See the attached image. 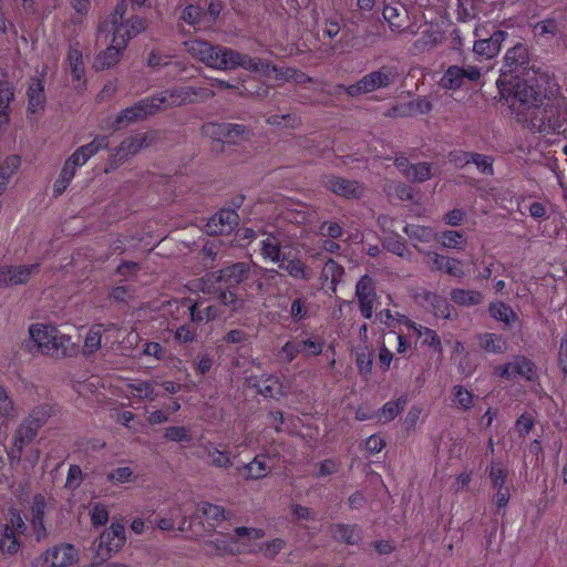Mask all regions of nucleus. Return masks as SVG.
<instances>
[{
	"label": "nucleus",
	"instance_id": "obj_1",
	"mask_svg": "<svg viewBox=\"0 0 567 567\" xmlns=\"http://www.w3.org/2000/svg\"><path fill=\"white\" fill-rule=\"evenodd\" d=\"M529 63L527 47L516 43L506 52L505 64L496 84L501 101L516 112L518 121L540 130L546 121L549 122L548 113L553 109L538 80L529 76Z\"/></svg>",
	"mask_w": 567,
	"mask_h": 567
},
{
	"label": "nucleus",
	"instance_id": "obj_2",
	"mask_svg": "<svg viewBox=\"0 0 567 567\" xmlns=\"http://www.w3.org/2000/svg\"><path fill=\"white\" fill-rule=\"evenodd\" d=\"M214 96L215 92L208 87L176 86L164 90L152 97L154 103L158 105V111H161L203 103Z\"/></svg>",
	"mask_w": 567,
	"mask_h": 567
},
{
	"label": "nucleus",
	"instance_id": "obj_3",
	"mask_svg": "<svg viewBox=\"0 0 567 567\" xmlns=\"http://www.w3.org/2000/svg\"><path fill=\"white\" fill-rule=\"evenodd\" d=\"M402 73L395 64H384L378 70L365 74L357 83L347 87V94L350 96H358L374 92L380 89H388L394 85L400 79Z\"/></svg>",
	"mask_w": 567,
	"mask_h": 567
},
{
	"label": "nucleus",
	"instance_id": "obj_4",
	"mask_svg": "<svg viewBox=\"0 0 567 567\" xmlns=\"http://www.w3.org/2000/svg\"><path fill=\"white\" fill-rule=\"evenodd\" d=\"M186 51L195 59L205 63L207 66L227 70V56L221 54H226L229 51V48H225L221 45H213L212 43L195 39L184 42Z\"/></svg>",
	"mask_w": 567,
	"mask_h": 567
},
{
	"label": "nucleus",
	"instance_id": "obj_5",
	"mask_svg": "<svg viewBox=\"0 0 567 567\" xmlns=\"http://www.w3.org/2000/svg\"><path fill=\"white\" fill-rule=\"evenodd\" d=\"M482 78L481 69L474 65H450L444 72L439 85L445 90L456 91L467 82L478 83Z\"/></svg>",
	"mask_w": 567,
	"mask_h": 567
},
{
	"label": "nucleus",
	"instance_id": "obj_6",
	"mask_svg": "<svg viewBox=\"0 0 567 567\" xmlns=\"http://www.w3.org/2000/svg\"><path fill=\"white\" fill-rule=\"evenodd\" d=\"M125 528L122 523H112L110 528L105 529L100 536V544L96 556L101 561L111 557L112 553L118 551L125 544Z\"/></svg>",
	"mask_w": 567,
	"mask_h": 567
},
{
	"label": "nucleus",
	"instance_id": "obj_7",
	"mask_svg": "<svg viewBox=\"0 0 567 567\" xmlns=\"http://www.w3.org/2000/svg\"><path fill=\"white\" fill-rule=\"evenodd\" d=\"M251 272V266L248 262L239 261L223 269L207 274L208 280L224 282L228 289L245 284Z\"/></svg>",
	"mask_w": 567,
	"mask_h": 567
},
{
	"label": "nucleus",
	"instance_id": "obj_8",
	"mask_svg": "<svg viewBox=\"0 0 567 567\" xmlns=\"http://www.w3.org/2000/svg\"><path fill=\"white\" fill-rule=\"evenodd\" d=\"M158 112V105L154 103L153 97L138 101L133 106L123 110L113 123L114 130H120L123 125L136 121L145 120L150 115Z\"/></svg>",
	"mask_w": 567,
	"mask_h": 567
},
{
	"label": "nucleus",
	"instance_id": "obj_9",
	"mask_svg": "<svg viewBox=\"0 0 567 567\" xmlns=\"http://www.w3.org/2000/svg\"><path fill=\"white\" fill-rule=\"evenodd\" d=\"M127 39L122 34V28H116L114 31L112 44L103 52H101L94 62L96 70H106L114 66L118 61L122 50L126 47Z\"/></svg>",
	"mask_w": 567,
	"mask_h": 567
},
{
	"label": "nucleus",
	"instance_id": "obj_10",
	"mask_svg": "<svg viewBox=\"0 0 567 567\" xmlns=\"http://www.w3.org/2000/svg\"><path fill=\"white\" fill-rule=\"evenodd\" d=\"M239 216L234 209H220L207 223V233L212 236L228 235L238 225Z\"/></svg>",
	"mask_w": 567,
	"mask_h": 567
},
{
	"label": "nucleus",
	"instance_id": "obj_11",
	"mask_svg": "<svg viewBox=\"0 0 567 567\" xmlns=\"http://www.w3.org/2000/svg\"><path fill=\"white\" fill-rule=\"evenodd\" d=\"M59 331L53 326H31L30 337L37 344L38 349L47 355L51 357V351L55 350L58 343Z\"/></svg>",
	"mask_w": 567,
	"mask_h": 567
},
{
	"label": "nucleus",
	"instance_id": "obj_12",
	"mask_svg": "<svg viewBox=\"0 0 567 567\" xmlns=\"http://www.w3.org/2000/svg\"><path fill=\"white\" fill-rule=\"evenodd\" d=\"M536 367L533 361L526 357H516L513 362L497 367L495 372L498 377L511 379L517 375L525 378L526 380H533L535 375Z\"/></svg>",
	"mask_w": 567,
	"mask_h": 567
},
{
	"label": "nucleus",
	"instance_id": "obj_13",
	"mask_svg": "<svg viewBox=\"0 0 567 567\" xmlns=\"http://www.w3.org/2000/svg\"><path fill=\"white\" fill-rule=\"evenodd\" d=\"M13 100L14 85L9 81L7 71L0 69V130L6 128L10 123V104Z\"/></svg>",
	"mask_w": 567,
	"mask_h": 567
},
{
	"label": "nucleus",
	"instance_id": "obj_14",
	"mask_svg": "<svg viewBox=\"0 0 567 567\" xmlns=\"http://www.w3.org/2000/svg\"><path fill=\"white\" fill-rule=\"evenodd\" d=\"M76 561V550L72 545L61 544L45 551L44 565L48 567H68Z\"/></svg>",
	"mask_w": 567,
	"mask_h": 567
},
{
	"label": "nucleus",
	"instance_id": "obj_15",
	"mask_svg": "<svg viewBox=\"0 0 567 567\" xmlns=\"http://www.w3.org/2000/svg\"><path fill=\"white\" fill-rule=\"evenodd\" d=\"M506 37L507 32L497 30L489 38L475 41L473 51L477 55L485 56L486 59L494 58L499 52L501 45Z\"/></svg>",
	"mask_w": 567,
	"mask_h": 567
},
{
	"label": "nucleus",
	"instance_id": "obj_16",
	"mask_svg": "<svg viewBox=\"0 0 567 567\" xmlns=\"http://www.w3.org/2000/svg\"><path fill=\"white\" fill-rule=\"evenodd\" d=\"M383 18L389 23L392 31L396 32H402L405 30V23L409 19L408 12L402 4H399L398 7L384 4Z\"/></svg>",
	"mask_w": 567,
	"mask_h": 567
},
{
	"label": "nucleus",
	"instance_id": "obj_17",
	"mask_svg": "<svg viewBox=\"0 0 567 567\" xmlns=\"http://www.w3.org/2000/svg\"><path fill=\"white\" fill-rule=\"evenodd\" d=\"M28 113L35 114L44 110L45 94L44 85L40 80H33L28 87Z\"/></svg>",
	"mask_w": 567,
	"mask_h": 567
},
{
	"label": "nucleus",
	"instance_id": "obj_18",
	"mask_svg": "<svg viewBox=\"0 0 567 567\" xmlns=\"http://www.w3.org/2000/svg\"><path fill=\"white\" fill-rule=\"evenodd\" d=\"M236 91L241 96L265 99L269 94L270 86L261 83L256 78H248L240 81V86H236Z\"/></svg>",
	"mask_w": 567,
	"mask_h": 567
},
{
	"label": "nucleus",
	"instance_id": "obj_19",
	"mask_svg": "<svg viewBox=\"0 0 567 567\" xmlns=\"http://www.w3.org/2000/svg\"><path fill=\"white\" fill-rule=\"evenodd\" d=\"M328 187L337 195L344 197H355L358 190V182L339 176H332L328 181Z\"/></svg>",
	"mask_w": 567,
	"mask_h": 567
},
{
	"label": "nucleus",
	"instance_id": "obj_20",
	"mask_svg": "<svg viewBox=\"0 0 567 567\" xmlns=\"http://www.w3.org/2000/svg\"><path fill=\"white\" fill-rule=\"evenodd\" d=\"M227 56V70L236 66H241L246 70L255 72L258 69V59H254L248 54H241L233 49L223 54Z\"/></svg>",
	"mask_w": 567,
	"mask_h": 567
},
{
	"label": "nucleus",
	"instance_id": "obj_21",
	"mask_svg": "<svg viewBox=\"0 0 567 567\" xmlns=\"http://www.w3.org/2000/svg\"><path fill=\"white\" fill-rule=\"evenodd\" d=\"M461 261L454 258H447L439 254H433V269L444 270L453 277L462 278L464 276L463 269L460 267Z\"/></svg>",
	"mask_w": 567,
	"mask_h": 567
},
{
	"label": "nucleus",
	"instance_id": "obj_22",
	"mask_svg": "<svg viewBox=\"0 0 567 567\" xmlns=\"http://www.w3.org/2000/svg\"><path fill=\"white\" fill-rule=\"evenodd\" d=\"M78 351L79 344L72 342L70 336L59 333L58 343L55 350L51 351V357L56 359L73 357L78 354Z\"/></svg>",
	"mask_w": 567,
	"mask_h": 567
},
{
	"label": "nucleus",
	"instance_id": "obj_23",
	"mask_svg": "<svg viewBox=\"0 0 567 567\" xmlns=\"http://www.w3.org/2000/svg\"><path fill=\"white\" fill-rule=\"evenodd\" d=\"M400 321H404L405 324L409 328L414 329L419 336H424V339H423L424 344H427L429 347L433 348L435 352L442 353L443 349H442L441 340L434 330H432L430 328H424V330L422 331L421 328L417 329L415 327V323L412 322L411 320H409L404 316H402V319H400Z\"/></svg>",
	"mask_w": 567,
	"mask_h": 567
},
{
	"label": "nucleus",
	"instance_id": "obj_24",
	"mask_svg": "<svg viewBox=\"0 0 567 567\" xmlns=\"http://www.w3.org/2000/svg\"><path fill=\"white\" fill-rule=\"evenodd\" d=\"M79 42L71 44L68 52V61L71 66V73L75 81H80L84 74L82 51L80 50Z\"/></svg>",
	"mask_w": 567,
	"mask_h": 567
},
{
	"label": "nucleus",
	"instance_id": "obj_25",
	"mask_svg": "<svg viewBox=\"0 0 567 567\" xmlns=\"http://www.w3.org/2000/svg\"><path fill=\"white\" fill-rule=\"evenodd\" d=\"M271 458L266 455L256 456L246 465L248 477L252 480L265 477L271 468V465L269 464Z\"/></svg>",
	"mask_w": 567,
	"mask_h": 567
},
{
	"label": "nucleus",
	"instance_id": "obj_26",
	"mask_svg": "<svg viewBox=\"0 0 567 567\" xmlns=\"http://www.w3.org/2000/svg\"><path fill=\"white\" fill-rule=\"evenodd\" d=\"M488 311L491 317L504 322L506 327H511L512 321L518 320L514 310L504 302L491 303Z\"/></svg>",
	"mask_w": 567,
	"mask_h": 567
},
{
	"label": "nucleus",
	"instance_id": "obj_27",
	"mask_svg": "<svg viewBox=\"0 0 567 567\" xmlns=\"http://www.w3.org/2000/svg\"><path fill=\"white\" fill-rule=\"evenodd\" d=\"M481 292L476 290L453 289L451 300L460 306H475L482 301Z\"/></svg>",
	"mask_w": 567,
	"mask_h": 567
},
{
	"label": "nucleus",
	"instance_id": "obj_28",
	"mask_svg": "<svg viewBox=\"0 0 567 567\" xmlns=\"http://www.w3.org/2000/svg\"><path fill=\"white\" fill-rule=\"evenodd\" d=\"M261 251L265 257L270 258L272 261L286 260V256H281V241L272 234H269L262 241Z\"/></svg>",
	"mask_w": 567,
	"mask_h": 567
},
{
	"label": "nucleus",
	"instance_id": "obj_29",
	"mask_svg": "<svg viewBox=\"0 0 567 567\" xmlns=\"http://www.w3.org/2000/svg\"><path fill=\"white\" fill-rule=\"evenodd\" d=\"M251 135V131L245 125L228 123V131L226 130L224 142L236 145L241 141L250 140Z\"/></svg>",
	"mask_w": 567,
	"mask_h": 567
},
{
	"label": "nucleus",
	"instance_id": "obj_30",
	"mask_svg": "<svg viewBox=\"0 0 567 567\" xmlns=\"http://www.w3.org/2000/svg\"><path fill=\"white\" fill-rule=\"evenodd\" d=\"M280 268L288 271V274L295 278L310 280L312 277V271L310 268L307 267L300 259H290L287 260V264H284L282 261Z\"/></svg>",
	"mask_w": 567,
	"mask_h": 567
},
{
	"label": "nucleus",
	"instance_id": "obj_31",
	"mask_svg": "<svg viewBox=\"0 0 567 567\" xmlns=\"http://www.w3.org/2000/svg\"><path fill=\"white\" fill-rule=\"evenodd\" d=\"M38 432L39 429L23 420L14 432V443L25 447L34 440Z\"/></svg>",
	"mask_w": 567,
	"mask_h": 567
},
{
	"label": "nucleus",
	"instance_id": "obj_32",
	"mask_svg": "<svg viewBox=\"0 0 567 567\" xmlns=\"http://www.w3.org/2000/svg\"><path fill=\"white\" fill-rule=\"evenodd\" d=\"M20 548V543L14 533L8 527H3L0 535V551L3 555H14Z\"/></svg>",
	"mask_w": 567,
	"mask_h": 567
},
{
	"label": "nucleus",
	"instance_id": "obj_33",
	"mask_svg": "<svg viewBox=\"0 0 567 567\" xmlns=\"http://www.w3.org/2000/svg\"><path fill=\"white\" fill-rule=\"evenodd\" d=\"M333 537L339 542H344L349 545H354L359 542L360 536L357 533L355 526L338 524L333 528Z\"/></svg>",
	"mask_w": 567,
	"mask_h": 567
},
{
	"label": "nucleus",
	"instance_id": "obj_34",
	"mask_svg": "<svg viewBox=\"0 0 567 567\" xmlns=\"http://www.w3.org/2000/svg\"><path fill=\"white\" fill-rule=\"evenodd\" d=\"M424 298L432 306L435 317L451 318V309L446 299L431 292H426Z\"/></svg>",
	"mask_w": 567,
	"mask_h": 567
},
{
	"label": "nucleus",
	"instance_id": "obj_35",
	"mask_svg": "<svg viewBox=\"0 0 567 567\" xmlns=\"http://www.w3.org/2000/svg\"><path fill=\"white\" fill-rule=\"evenodd\" d=\"M480 347L487 352L501 353L505 349V341L495 333H484L480 336Z\"/></svg>",
	"mask_w": 567,
	"mask_h": 567
},
{
	"label": "nucleus",
	"instance_id": "obj_36",
	"mask_svg": "<svg viewBox=\"0 0 567 567\" xmlns=\"http://www.w3.org/2000/svg\"><path fill=\"white\" fill-rule=\"evenodd\" d=\"M355 296L358 297V300L375 299L377 293L374 280L369 275L362 276L358 281Z\"/></svg>",
	"mask_w": 567,
	"mask_h": 567
},
{
	"label": "nucleus",
	"instance_id": "obj_37",
	"mask_svg": "<svg viewBox=\"0 0 567 567\" xmlns=\"http://www.w3.org/2000/svg\"><path fill=\"white\" fill-rule=\"evenodd\" d=\"M107 145V136L99 135L91 143L79 147V153H82V163H85L91 156L96 154L100 150L106 148Z\"/></svg>",
	"mask_w": 567,
	"mask_h": 567
},
{
	"label": "nucleus",
	"instance_id": "obj_38",
	"mask_svg": "<svg viewBox=\"0 0 567 567\" xmlns=\"http://www.w3.org/2000/svg\"><path fill=\"white\" fill-rule=\"evenodd\" d=\"M382 246L390 252H393L402 257L406 250L405 244L401 240V237L395 231H389L382 239Z\"/></svg>",
	"mask_w": 567,
	"mask_h": 567
},
{
	"label": "nucleus",
	"instance_id": "obj_39",
	"mask_svg": "<svg viewBox=\"0 0 567 567\" xmlns=\"http://www.w3.org/2000/svg\"><path fill=\"white\" fill-rule=\"evenodd\" d=\"M50 416L51 408L48 404H43L35 406L25 419V421L40 430L47 423Z\"/></svg>",
	"mask_w": 567,
	"mask_h": 567
},
{
	"label": "nucleus",
	"instance_id": "obj_40",
	"mask_svg": "<svg viewBox=\"0 0 567 567\" xmlns=\"http://www.w3.org/2000/svg\"><path fill=\"white\" fill-rule=\"evenodd\" d=\"M355 362L360 375L368 378L372 372L373 350L365 347L361 352L357 353Z\"/></svg>",
	"mask_w": 567,
	"mask_h": 567
},
{
	"label": "nucleus",
	"instance_id": "obj_41",
	"mask_svg": "<svg viewBox=\"0 0 567 567\" xmlns=\"http://www.w3.org/2000/svg\"><path fill=\"white\" fill-rule=\"evenodd\" d=\"M406 176L413 183H422L432 176V167L429 163H419L411 165L406 172Z\"/></svg>",
	"mask_w": 567,
	"mask_h": 567
},
{
	"label": "nucleus",
	"instance_id": "obj_42",
	"mask_svg": "<svg viewBox=\"0 0 567 567\" xmlns=\"http://www.w3.org/2000/svg\"><path fill=\"white\" fill-rule=\"evenodd\" d=\"M196 515L205 516L214 522H220L225 519V509L221 506L214 505L210 503H202L197 506Z\"/></svg>",
	"mask_w": 567,
	"mask_h": 567
},
{
	"label": "nucleus",
	"instance_id": "obj_43",
	"mask_svg": "<svg viewBox=\"0 0 567 567\" xmlns=\"http://www.w3.org/2000/svg\"><path fill=\"white\" fill-rule=\"evenodd\" d=\"M21 157L18 155H10L4 159L0 166V186H4L10 176L20 167Z\"/></svg>",
	"mask_w": 567,
	"mask_h": 567
},
{
	"label": "nucleus",
	"instance_id": "obj_44",
	"mask_svg": "<svg viewBox=\"0 0 567 567\" xmlns=\"http://www.w3.org/2000/svg\"><path fill=\"white\" fill-rule=\"evenodd\" d=\"M218 300L221 305L228 307L233 312L240 311L245 308V300L239 298L230 289L220 291L218 295Z\"/></svg>",
	"mask_w": 567,
	"mask_h": 567
},
{
	"label": "nucleus",
	"instance_id": "obj_45",
	"mask_svg": "<svg viewBox=\"0 0 567 567\" xmlns=\"http://www.w3.org/2000/svg\"><path fill=\"white\" fill-rule=\"evenodd\" d=\"M343 275H344L343 267L340 264H338L337 261H334L333 259H329L324 264L323 269H322V276L326 277L327 279L330 278L331 284L333 286H337L341 281Z\"/></svg>",
	"mask_w": 567,
	"mask_h": 567
},
{
	"label": "nucleus",
	"instance_id": "obj_46",
	"mask_svg": "<svg viewBox=\"0 0 567 567\" xmlns=\"http://www.w3.org/2000/svg\"><path fill=\"white\" fill-rule=\"evenodd\" d=\"M147 27V22L144 18L138 16H133L126 21L124 25V30L122 34H124L125 39H131L132 37L143 32Z\"/></svg>",
	"mask_w": 567,
	"mask_h": 567
},
{
	"label": "nucleus",
	"instance_id": "obj_47",
	"mask_svg": "<svg viewBox=\"0 0 567 567\" xmlns=\"http://www.w3.org/2000/svg\"><path fill=\"white\" fill-rule=\"evenodd\" d=\"M226 130L228 131V123H206L202 126L204 135L213 138L214 141L224 142Z\"/></svg>",
	"mask_w": 567,
	"mask_h": 567
},
{
	"label": "nucleus",
	"instance_id": "obj_48",
	"mask_svg": "<svg viewBox=\"0 0 567 567\" xmlns=\"http://www.w3.org/2000/svg\"><path fill=\"white\" fill-rule=\"evenodd\" d=\"M74 175H75V172L72 168L68 167L66 165H63L60 176L53 185V196L54 197H59L63 194V192L66 189L71 179L74 177Z\"/></svg>",
	"mask_w": 567,
	"mask_h": 567
},
{
	"label": "nucleus",
	"instance_id": "obj_49",
	"mask_svg": "<svg viewBox=\"0 0 567 567\" xmlns=\"http://www.w3.org/2000/svg\"><path fill=\"white\" fill-rule=\"evenodd\" d=\"M406 405V399L404 396L399 398L396 401L388 402L381 409V414L384 417V422L393 420Z\"/></svg>",
	"mask_w": 567,
	"mask_h": 567
},
{
	"label": "nucleus",
	"instance_id": "obj_50",
	"mask_svg": "<svg viewBox=\"0 0 567 567\" xmlns=\"http://www.w3.org/2000/svg\"><path fill=\"white\" fill-rule=\"evenodd\" d=\"M38 268V265L32 266H20V267H12L11 266V278H9V281H11V286L14 285H21L25 284L32 271Z\"/></svg>",
	"mask_w": 567,
	"mask_h": 567
},
{
	"label": "nucleus",
	"instance_id": "obj_51",
	"mask_svg": "<svg viewBox=\"0 0 567 567\" xmlns=\"http://www.w3.org/2000/svg\"><path fill=\"white\" fill-rule=\"evenodd\" d=\"M403 230L411 239L423 243L430 241L433 235L431 228L419 225H406Z\"/></svg>",
	"mask_w": 567,
	"mask_h": 567
},
{
	"label": "nucleus",
	"instance_id": "obj_52",
	"mask_svg": "<svg viewBox=\"0 0 567 567\" xmlns=\"http://www.w3.org/2000/svg\"><path fill=\"white\" fill-rule=\"evenodd\" d=\"M204 14L199 6L187 4L183 10L181 19L190 25H195L202 21Z\"/></svg>",
	"mask_w": 567,
	"mask_h": 567
},
{
	"label": "nucleus",
	"instance_id": "obj_53",
	"mask_svg": "<svg viewBox=\"0 0 567 567\" xmlns=\"http://www.w3.org/2000/svg\"><path fill=\"white\" fill-rule=\"evenodd\" d=\"M101 338L100 330L91 329L84 340L83 353L89 355L96 352L101 347Z\"/></svg>",
	"mask_w": 567,
	"mask_h": 567
},
{
	"label": "nucleus",
	"instance_id": "obj_54",
	"mask_svg": "<svg viewBox=\"0 0 567 567\" xmlns=\"http://www.w3.org/2000/svg\"><path fill=\"white\" fill-rule=\"evenodd\" d=\"M208 456L212 458V463L217 467L227 468L233 465L229 453L225 451H219L216 447H207Z\"/></svg>",
	"mask_w": 567,
	"mask_h": 567
},
{
	"label": "nucleus",
	"instance_id": "obj_55",
	"mask_svg": "<svg viewBox=\"0 0 567 567\" xmlns=\"http://www.w3.org/2000/svg\"><path fill=\"white\" fill-rule=\"evenodd\" d=\"M508 476V471L505 467H496L494 464L491 466L489 470V478L492 482V486L495 489H502L506 484Z\"/></svg>",
	"mask_w": 567,
	"mask_h": 567
},
{
	"label": "nucleus",
	"instance_id": "obj_56",
	"mask_svg": "<svg viewBox=\"0 0 567 567\" xmlns=\"http://www.w3.org/2000/svg\"><path fill=\"white\" fill-rule=\"evenodd\" d=\"M308 308H307V299L300 297L292 301L290 308V316L293 322L298 323L307 317Z\"/></svg>",
	"mask_w": 567,
	"mask_h": 567
},
{
	"label": "nucleus",
	"instance_id": "obj_57",
	"mask_svg": "<svg viewBox=\"0 0 567 567\" xmlns=\"http://www.w3.org/2000/svg\"><path fill=\"white\" fill-rule=\"evenodd\" d=\"M127 6L128 4L125 0L120 1L115 6L114 11L111 14V23L113 27V32L115 31V29L117 27L122 28V31L124 30L125 24L123 23V20H124L125 12L127 10Z\"/></svg>",
	"mask_w": 567,
	"mask_h": 567
},
{
	"label": "nucleus",
	"instance_id": "obj_58",
	"mask_svg": "<svg viewBox=\"0 0 567 567\" xmlns=\"http://www.w3.org/2000/svg\"><path fill=\"white\" fill-rule=\"evenodd\" d=\"M118 150L124 153L127 158L137 154L141 151V144L138 143L136 134L130 135L123 140L118 145Z\"/></svg>",
	"mask_w": 567,
	"mask_h": 567
},
{
	"label": "nucleus",
	"instance_id": "obj_59",
	"mask_svg": "<svg viewBox=\"0 0 567 567\" xmlns=\"http://www.w3.org/2000/svg\"><path fill=\"white\" fill-rule=\"evenodd\" d=\"M454 400L465 410L471 409L473 404V394L462 385L453 388Z\"/></svg>",
	"mask_w": 567,
	"mask_h": 567
},
{
	"label": "nucleus",
	"instance_id": "obj_60",
	"mask_svg": "<svg viewBox=\"0 0 567 567\" xmlns=\"http://www.w3.org/2000/svg\"><path fill=\"white\" fill-rule=\"evenodd\" d=\"M203 255V264L206 268L213 269L214 261L218 255V246L215 243H207L200 250Z\"/></svg>",
	"mask_w": 567,
	"mask_h": 567
},
{
	"label": "nucleus",
	"instance_id": "obj_61",
	"mask_svg": "<svg viewBox=\"0 0 567 567\" xmlns=\"http://www.w3.org/2000/svg\"><path fill=\"white\" fill-rule=\"evenodd\" d=\"M134 477V473L131 467H118L107 474L109 482L126 483L131 482Z\"/></svg>",
	"mask_w": 567,
	"mask_h": 567
},
{
	"label": "nucleus",
	"instance_id": "obj_62",
	"mask_svg": "<svg viewBox=\"0 0 567 567\" xmlns=\"http://www.w3.org/2000/svg\"><path fill=\"white\" fill-rule=\"evenodd\" d=\"M463 234L456 230H447L442 235V244L449 248L462 249Z\"/></svg>",
	"mask_w": 567,
	"mask_h": 567
},
{
	"label": "nucleus",
	"instance_id": "obj_63",
	"mask_svg": "<svg viewBox=\"0 0 567 567\" xmlns=\"http://www.w3.org/2000/svg\"><path fill=\"white\" fill-rule=\"evenodd\" d=\"M164 436L174 442H187L190 440V435L184 426H169L165 430Z\"/></svg>",
	"mask_w": 567,
	"mask_h": 567
},
{
	"label": "nucleus",
	"instance_id": "obj_64",
	"mask_svg": "<svg viewBox=\"0 0 567 567\" xmlns=\"http://www.w3.org/2000/svg\"><path fill=\"white\" fill-rule=\"evenodd\" d=\"M471 163H474L482 173L493 174V158L491 156L473 152Z\"/></svg>",
	"mask_w": 567,
	"mask_h": 567
}]
</instances>
